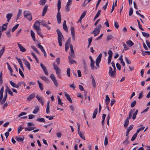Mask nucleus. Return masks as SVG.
Returning <instances> with one entry per match:
<instances>
[{
    "label": "nucleus",
    "instance_id": "obj_24",
    "mask_svg": "<svg viewBox=\"0 0 150 150\" xmlns=\"http://www.w3.org/2000/svg\"><path fill=\"white\" fill-rule=\"evenodd\" d=\"M35 28V29L36 30L37 33L40 36H42V35L41 31V28L40 27H36Z\"/></svg>",
    "mask_w": 150,
    "mask_h": 150
},
{
    "label": "nucleus",
    "instance_id": "obj_5",
    "mask_svg": "<svg viewBox=\"0 0 150 150\" xmlns=\"http://www.w3.org/2000/svg\"><path fill=\"white\" fill-rule=\"evenodd\" d=\"M108 74L112 77L115 78L116 75V71L115 70L112 71V69L111 67H109Z\"/></svg>",
    "mask_w": 150,
    "mask_h": 150
},
{
    "label": "nucleus",
    "instance_id": "obj_43",
    "mask_svg": "<svg viewBox=\"0 0 150 150\" xmlns=\"http://www.w3.org/2000/svg\"><path fill=\"white\" fill-rule=\"evenodd\" d=\"M57 98L58 104L61 105L62 106V105L63 103L62 102L61 100L60 99V97L59 96H57Z\"/></svg>",
    "mask_w": 150,
    "mask_h": 150
},
{
    "label": "nucleus",
    "instance_id": "obj_59",
    "mask_svg": "<svg viewBox=\"0 0 150 150\" xmlns=\"http://www.w3.org/2000/svg\"><path fill=\"white\" fill-rule=\"evenodd\" d=\"M23 129V128L21 126H19L18 128V134L20 133V132Z\"/></svg>",
    "mask_w": 150,
    "mask_h": 150
},
{
    "label": "nucleus",
    "instance_id": "obj_48",
    "mask_svg": "<svg viewBox=\"0 0 150 150\" xmlns=\"http://www.w3.org/2000/svg\"><path fill=\"white\" fill-rule=\"evenodd\" d=\"M40 78L46 82H47L49 81L48 78L45 76H41L40 77Z\"/></svg>",
    "mask_w": 150,
    "mask_h": 150
},
{
    "label": "nucleus",
    "instance_id": "obj_11",
    "mask_svg": "<svg viewBox=\"0 0 150 150\" xmlns=\"http://www.w3.org/2000/svg\"><path fill=\"white\" fill-rule=\"evenodd\" d=\"M31 13L28 11H25L23 12V14L24 18L27 16H29L30 18H31ZM30 19H31V18H30Z\"/></svg>",
    "mask_w": 150,
    "mask_h": 150
},
{
    "label": "nucleus",
    "instance_id": "obj_3",
    "mask_svg": "<svg viewBox=\"0 0 150 150\" xmlns=\"http://www.w3.org/2000/svg\"><path fill=\"white\" fill-rule=\"evenodd\" d=\"M57 32L58 34V39L59 45L61 47L62 45V38H63V35L60 30L59 29L57 30Z\"/></svg>",
    "mask_w": 150,
    "mask_h": 150
},
{
    "label": "nucleus",
    "instance_id": "obj_16",
    "mask_svg": "<svg viewBox=\"0 0 150 150\" xmlns=\"http://www.w3.org/2000/svg\"><path fill=\"white\" fill-rule=\"evenodd\" d=\"M64 95L66 97L67 100L71 103H72V100L69 95L66 92H64Z\"/></svg>",
    "mask_w": 150,
    "mask_h": 150
},
{
    "label": "nucleus",
    "instance_id": "obj_37",
    "mask_svg": "<svg viewBox=\"0 0 150 150\" xmlns=\"http://www.w3.org/2000/svg\"><path fill=\"white\" fill-rule=\"evenodd\" d=\"M24 63L25 65H26V67L29 69H30V64L27 61H25Z\"/></svg>",
    "mask_w": 150,
    "mask_h": 150
},
{
    "label": "nucleus",
    "instance_id": "obj_39",
    "mask_svg": "<svg viewBox=\"0 0 150 150\" xmlns=\"http://www.w3.org/2000/svg\"><path fill=\"white\" fill-rule=\"evenodd\" d=\"M38 83V84L41 90H42L43 89V88L42 86V83L40 82L38 80L37 81Z\"/></svg>",
    "mask_w": 150,
    "mask_h": 150
},
{
    "label": "nucleus",
    "instance_id": "obj_34",
    "mask_svg": "<svg viewBox=\"0 0 150 150\" xmlns=\"http://www.w3.org/2000/svg\"><path fill=\"white\" fill-rule=\"evenodd\" d=\"M35 128V127H26L25 128V131H30L34 130Z\"/></svg>",
    "mask_w": 150,
    "mask_h": 150
},
{
    "label": "nucleus",
    "instance_id": "obj_50",
    "mask_svg": "<svg viewBox=\"0 0 150 150\" xmlns=\"http://www.w3.org/2000/svg\"><path fill=\"white\" fill-rule=\"evenodd\" d=\"M18 26V24H17L14 27H13V28L12 29L11 32H14L15 30L17 28Z\"/></svg>",
    "mask_w": 150,
    "mask_h": 150
},
{
    "label": "nucleus",
    "instance_id": "obj_29",
    "mask_svg": "<svg viewBox=\"0 0 150 150\" xmlns=\"http://www.w3.org/2000/svg\"><path fill=\"white\" fill-rule=\"evenodd\" d=\"M39 108L37 106H35V108L33 112V113L34 114H36L39 111Z\"/></svg>",
    "mask_w": 150,
    "mask_h": 150
},
{
    "label": "nucleus",
    "instance_id": "obj_30",
    "mask_svg": "<svg viewBox=\"0 0 150 150\" xmlns=\"http://www.w3.org/2000/svg\"><path fill=\"white\" fill-rule=\"evenodd\" d=\"M30 34L32 38H33V40L34 41H35V34L33 31L31 30H30Z\"/></svg>",
    "mask_w": 150,
    "mask_h": 150
},
{
    "label": "nucleus",
    "instance_id": "obj_6",
    "mask_svg": "<svg viewBox=\"0 0 150 150\" xmlns=\"http://www.w3.org/2000/svg\"><path fill=\"white\" fill-rule=\"evenodd\" d=\"M50 77L52 81H53L56 87L58 86V84L54 74H51L50 75Z\"/></svg>",
    "mask_w": 150,
    "mask_h": 150
},
{
    "label": "nucleus",
    "instance_id": "obj_44",
    "mask_svg": "<svg viewBox=\"0 0 150 150\" xmlns=\"http://www.w3.org/2000/svg\"><path fill=\"white\" fill-rule=\"evenodd\" d=\"M38 47L40 49L41 51L42 52H44L45 50L43 49L42 46L40 44H38Z\"/></svg>",
    "mask_w": 150,
    "mask_h": 150
},
{
    "label": "nucleus",
    "instance_id": "obj_46",
    "mask_svg": "<svg viewBox=\"0 0 150 150\" xmlns=\"http://www.w3.org/2000/svg\"><path fill=\"white\" fill-rule=\"evenodd\" d=\"M137 134H138L136 132L133 135V137H132L131 139V141H133L135 140V139H136V138L137 136Z\"/></svg>",
    "mask_w": 150,
    "mask_h": 150
},
{
    "label": "nucleus",
    "instance_id": "obj_27",
    "mask_svg": "<svg viewBox=\"0 0 150 150\" xmlns=\"http://www.w3.org/2000/svg\"><path fill=\"white\" fill-rule=\"evenodd\" d=\"M8 24V23H6L3 24L2 25L1 27L2 28L1 29V31H4L6 30Z\"/></svg>",
    "mask_w": 150,
    "mask_h": 150
},
{
    "label": "nucleus",
    "instance_id": "obj_28",
    "mask_svg": "<svg viewBox=\"0 0 150 150\" xmlns=\"http://www.w3.org/2000/svg\"><path fill=\"white\" fill-rule=\"evenodd\" d=\"M98 108H96L94 110L93 115L92 118L93 119H94L96 117V115L98 112Z\"/></svg>",
    "mask_w": 150,
    "mask_h": 150
},
{
    "label": "nucleus",
    "instance_id": "obj_41",
    "mask_svg": "<svg viewBox=\"0 0 150 150\" xmlns=\"http://www.w3.org/2000/svg\"><path fill=\"white\" fill-rule=\"evenodd\" d=\"M21 9H19L18 12V14L17 15V18L16 19V21L18 19L19 17L21 16Z\"/></svg>",
    "mask_w": 150,
    "mask_h": 150
},
{
    "label": "nucleus",
    "instance_id": "obj_53",
    "mask_svg": "<svg viewBox=\"0 0 150 150\" xmlns=\"http://www.w3.org/2000/svg\"><path fill=\"white\" fill-rule=\"evenodd\" d=\"M71 35H75V32H74V27H71Z\"/></svg>",
    "mask_w": 150,
    "mask_h": 150
},
{
    "label": "nucleus",
    "instance_id": "obj_61",
    "mask_svg": "<svg viewBox=\"0 0 150 150\" xmlns=\"http://www.w3.org/2000/svg\"><path fill=\"white\" fill-rule=\"evenodd\" d=\"M114 26L115 27V28L117 29L118 28H119V25L117 21H116L115 22Z\"/></svg>",
    "mask_w": 150,
    "mask_h": 150
},
{
    "label": "nucleus",
    "instance_id": "obj_60",
    "mask_svg": "<svg viewBox=\"0 0 150 150\" xmlns=\"http://www.w3.org/2000/svg\"><path fill=\"white\" fill-rule=\"evenodd\" d=\"M133 13V9L132 7H131L130 8L129 11V15L130 16L132 15Z\"/></svg>",
    "mask_w": 150,
    "mask_h": 150
},
{
    "label": "nucleus",
    "instance_id": "obj_33",
    "mask_svg": "<svg viewBox=\"0 0 150 150\" xmlns=\"http://www.w3.org/2000/svg\"><path fill=\"white\" fill-rule=\"evenodd\" d=\"M110 99L108 97V95H107L106 96L105 103L106 105H108L110 102Z\"/></svg>",
    "mask_w": 150,
    "mask_h": 150
},
{
    "label": "nucleus",
    "instance_id": "obj_31",
    "mask_svg": "<svg viewBox=\"0 0 150 150\" xmlns=\"http://www.w3.org/2000/svg\"><path fill=\"white\" fill-rule=\"evenodd\" d=\"M134 109L133 111L132 110H130V111L129 112L128 116L127 117V118L126 119V120H129V119H130L131 118V115L132 114L133 112L134 111H134Z\"/></svg>",
    "mask_w": 150,
    "mask_h": 150
},
{
    "label": "nucleus",
    "instance_id": "obj_23",
    "mask_svg": "<svg viewBox=\"0 0 150 150\" xmlns=\"http://www.w3.org/2000/svg\"><path fill=\"white\" fill-rule=\"evenodd\" d=\"M16 139L18 142H21L22 143H23V141L24 139V137H23V138H20L17 136H16L15 137Z\"/></svg>",
    "mask_w": 150,
    "mask_h": 150
},
{
    "label": "nucleus",
    "instance_id": "obj_52",
    "mask_svg": "<svg viewBox=\"0 0 150 150\" xmlns=\"http://www.w3.org/2000/svg\"><path fill=\"white\" fill-rule=\"evenodd\" d=\"M129 137H127V139L123 142V144L126 146L129 143V141L128 140Z\"/></svg>",
    "mask_w": 150,
    "mask_h": 150
},
{
    "label": "nucleus",
    "instance_id": "obj_21",
    "mask_svg": "<svg viewBox=\"0 0 150 150\" xmlns=\"http://www.w3.org/2000/svg\"><path fill=\"white\" fill-rule=\"evenodd\" d=\"M36 97L37 100L41 103L42 105H43L44 104V102L43 101L42 98L41 97L38 96V95H37Z\"/></svg>",
    "mask_w": 150,
    "mask_h": 150
},
{
    "label": "nucleus",
    "instance_id": "obj_64",
    "mask_svg": "<svg viewBox=\"0 0 150 150\" xmlns=\"http://www.w3.org/2000/svg\"><path fill=\"white\" fill-rule=\"evenodd\" d=\"M113 37V36L111 35H108L107 38V39L109 41Z\"/></svg>",
    "mask_w": 150,
    "mask_h": 150
},
{
    "label": "nucleus",
    "instance_id": "obj_40",
    "mask_svg": "<svg viewBox=\"0 0 150 150\" xmlns=\"http://www.w3.org/2000/svg\"><path fill=\"white\" fill-rule=\"evenodd\" d=\"M5 50V47H3L2 49L0 50V58L3 55Z\"/></svg>",
    "mask_w": 150,
    "mask_h": 150
},
{
    "label": "nucleus",
    "instance_id": "obj_62",
    "mask_svg": "<svg viewBox=\"0 0 150 150\" xmlns=\"http://www.w3.org/2000/svg\"><path fill=\"white\" fill-rule=\"evenodd\" d=\"M116 66L117 68L119 70H120L121 69V66L118 63L116 64Z\"/></svg>",
    "mask_w": 150,
    "mask_h": 150
},
{
    "label": "nucleus",
    "instance_id": "obj_12",
    "mask_svg": "<svg viewBox=\"0 0 150 150\" xmlns=\"http://www.w3.org/2000/svg\"><path fill=\"white\" fill-rule=\"evenodd\" d=\"M40 66L43 70L44 73L46 75H48V73L47 72L46 67L43 65L42 63L40 64Z\"/></svg>",
    "mask_w": 150,
    "mask_h": 150
},
{
    "label": "nucleus",
    "instance_id": "obj_45",
    "mask_svg": "<svg viewBox=\"0 0 150 150\" xmlns=\"http://www.w3.org/2000/svg\"><path fill=\"white\" fill-rule=\"evenodd\" d=\"M144 37H146L147 38H149V34L147 33L144 32H142V33Z\"/></svg>",
    "mask_w": 150,
    "mask_h": 150
},
{
    "label": "nucleus",
    "instance_id": "obj_32",
    "mask_svg": "<svg viewBox=\"0 0 150 150\" xmlns=\"http://www.w3.org/2000/svg\"><path fill=\"white\" fill-rule=\"evenodd\" d=\"M68 58L69 59V63L71 64H74V63H76V61H75L73 59H71L70 57V56L68 57Z\"/></svg>",
    "mask_w": 150,
    "mask_h": 150
},
{
    "label": "nucleus",
    "instance_id": "obj_26",
    "mask_svg": "<svg viewBox=\"0 0 150 150\" xmlns=\"http://www.w3.org/2000/svg\"><path fill=\"white\" fill-rule=\"evenodd\" d=\"M102 56V54L101 53H100L96 59V62H100Z\"/></svg>",
    "mask_w": 150,
    "mask_h": 150
},
{
    "label": "nucleus",
    "instance_id": "obj_55",
    "mask_svg": "<svg viewBox=\"0 0 150 150\" xmlns=\"http://www.w3.org/2000/svg\"><path fill=\"white\" fill-rule=\"evenodd\" d=\"M144 128H145V127L143 126V127H141L139 128L138 129L137 131V132H136L137 133V134L140 131H141V130H143Z\"/></svg>",
    "mask_w": 150,
    "mask_h": 150
},
{
    "label": "nucleus",
    "instance_id": "obj_36",
    "mask_svg": "<svg viewBox=\"0 0 150 150\" xmlns=\"http://www.w3.org/2000/svg\"><path fill=\"white\" fill-rule=\"evenodd\" d=\"M126 43L129 45L130 47L132 46L134 44V43L131 40H129L127 41Z\"/></svg>",
    "mask_w": 150,
    "mask_h": 150
},
{
    "label": "nucleus",
    "instance_id": "obj_2",
    "mask_svg": "<svg viewBox=\"0 0 150 150\" xmlns=\"http://www.w3.org/2000/svg\"><path fill=\"white\" fill-rule=\"evenodd\" d=\"M61 3L60 1L59 0L58 1V2L57 4V10H58V13L57 15V22L58 23L60 24L61 23V14L59 12L61 8Z\"/></svg>",
    "mask_w": 150,
    "mask_h": 150
},
{
    "label": "nucleus",
    "instance_id": "obj_57",
    "mask_svg": "<svg viewBox=\"0 0 150 150\" xmlns=\"http://www.w3.org/2000/svg\"><path fill=\"white\" fill-rule=\"evenodd\" d=\"M137 103V102L136 100L132 102L131 104V106L132 108L134 107L135 105H136Z\"/></svg>",
    "mask_w": 150,
    "mask_h": 150
},
{
    "label": "nucleus",
    "instance_id": "obj_13",
    "mask_svg": "<svg viewBox=\"0 0 150 150\" xmlns=\"http://www.w3.org/2000/svg\"><path fill=\"white\" fill-rule=\"evenodd\" d=\"M101 25L100 24H98L96 28L93 30V32L97 31L98 33L97 34H99L100 33V30L101 29Z\"/></svg>",
    "mask_w": 150,
    "mask_h": 150
},
{
    "label": "nucleus",
    "instance_id": "obj_14",
    "mask_svg": "<svg viewBox=\"0 0 150 150\" xmlns=\"http://www.w3.org/2000/svg\"><path fill=\"white\" fill-rule=\"evenodd\" d=\"M35 93H33L30 94L29 96L27 98V100L28 101H31L33 98L35 96Z\"/></svg>",
    "mask_w": 150,
    "mask_h": 150
},
{
    "label": "nucleus",
    "instance_id": "obj_58",
    "mask_svg": "<svg viewBox=\"0 0 150 150\" xmlns=\"http://www.w3.org/2000/svg\"><path fill=\"white\" fill-rule=\"evenodd\" d=\"M124 47V50H126L128 49V46L126 45V44L124 42H123L122 43Z\"/></svg>",
    "mask_w": 150,
    "mask_h": 150
},
{
    "label": "nucleus",
    "instance_id": "obj_10",
    "mask_svg": "<svg viewBox=\"0 0 150 150\" xmlns=\"http://www.w3.org/2000/svg\"><path fill=\"white\" fill-rule=\"evenodd\" d=\"M40 25L44 26L46 27L48 30L51 29V28L49 26H48L46 24V22L45 20H42L40 22Z\"/></svg>",
    "mask_w": 150,
    "mask_h": 150
},
{
    "label": "nucleus",
    "instance_id": "obj_22",
    "mask_svg": "<svg viewBox=\"0 0 150 150\" xmlns=\"http://www.w3.org/2000/svg\"><path fill=\"white\" fill-rule=\"evenodd\" d=\"M50 101H48L47 103V108L46 109V112L47 114L50 113Z\"/></svg>",
    "mask_w": 150,
    "mask_h": 150
},
{
    "label": "nucleus",
    "instance_id": "obj_1",
    "mask_svg": "<svg viewBox=\"0 0 150 150\" xmlns=\"http://www.w3.org/2000/svg\"><path fill=\"white\" fill-rule=\"evenodd\" d=\"M4 90V87L2 86L0 90V103L2 105L3 104L6 100L8 91L5 90V95L4 97L3 98V93Z\"/></svg>",
    "mask_w": 150,
    "mask_h": 150
},
{
    "label": "nucleus",
    "instance_id": "obj_42",
    "mask_svg": "<svg viewBox=\"0 0 150 150\" xmlns=\"http://www.w3.org/2000/svg\"><path fill=\"white\" fill-rule=\"evenodd\" d=\"M37 121L40 122H45V121L44 118H38L36 119Z\"/></svg>",
    "mask_w": 150,
    "mask_h": 150
},
{
    "label": "nucleus",
    "instance_id": "obj_35",
    "mask_svg": "<svg viewBox=\"0 0 150 150\" xmlns=\"http://www.w3.org/2000/svg\"><path fill=\"white\" fill-rule=\"evenodd\" d=\"M122 55H121L119 59L121 61V63L122 66H125V64L124 62L123 61V59H122Z\"/></svg>",
    "mask_w": 150,
    "mask_h": 150
},
{
    "label": "nucleus",
    "instance_id": "obj_51",
    "mask_svg": "<svg viewBox=\"0 0 150 150\" xmlns=\"http://www.w3.org/2000/svg\"><path fill=\"white\" fill-rule=\"evenodd\" d=\"M108 137L106 136L105 139L104 140V145L105 146H106L108 145Z\"/></svg>",
    "mask_w": 150,
    "mask_h": 150
},
{
    "label": "nucleus",
    "instance_id": "obj_17",
    "mask_svg": "<svg viewBox=\"0 0 150 150\" xmlns=\"http://www.w3.org/2000/svg\"><path fill=\"white\" fill-rule=\"evenodd\" d=\"M17 45L21 51L24 52L26 51V50L21 45L18 43Z\"/></svg>",
    "mask_w": 150,
    "mask_h": 150
},
{
    "label": "nucleus",
    "instance_id": "obj_15",
    "mask_svg": "<svg viewBox=\"0 0 150 150\" xmlns=\"http://www.w3.org/2000/svg\"><path fill=\"white\" fill-rule=\"evenodd\" d=\"M40 22L38 21H36L33 25V28L34 29H35V27H40Z\"/></svg>",
    "mask_w": 150,
    "mask_h": 150
},
{
    "label": "nucleus",
    "instance_id": "obj_38",
    "mask_svg": "<svg viewBox=\"0 0 150 150\" xmlns=\"http://www.w3.org/2000/svg\"><path fill=\"white\" fill-rule=\"evenodd\" d=\"M31 47L36 53L38 54H40V53L38 50L37 48L33 46H31Z\"/></svg>",
    "mask_w": 150,
    "mask_h": 150
},
{
    "label": "nucleus",
    "instance_id": "obj_4",
    "mask_svg": "<svg viewBox=\"0 0 150 150\" xmlns=\"http://www.w3.org/2000/svg\"><path fill=\"white\" fill-rule=\"evenodd\" d=\"M52 64L54 67V69L55 70L56 74L57 76L59 78H61V70L55 64L54 62Z\"/></svg>",
    "mask_w": 150,
    "mask_h": 150
},
{
    "label": "nucleus",
    "instance_id": "obj_63",
    "mask_svg": "<svg viewBox=\"0 0 150 150\" xmlns=\"http://www.w3.org/2000/svg\"><path fill=\"white\" fill-rule=\"evenodd\" d=\"M125 61L128 64H131V62L129 60L127 57H126L125 58Z\"/></svg>",
    "mask_w": 150,
    "mask_h": 150
},
{
    "label": "nucleus",
    "instance_id": "obj_8",
    "mask_svg": "<svg viewBox=\"0 0 150 150\" xmlns=\"http://www.w3.org/2000/svg\"><path fill=\"white\" fill-rule=\"evenodd\" d=\"M108 54L109 55V57L108 59V64H109L111 62L112 57L113 55V53L112 51L111 50H110L108 51Z\"/></svg>",
    "mask_w": 150,
    "mask_h": 150
},
{
    "label": "nucleus",
    "instance_id": "obj_49",
    "mask_svg": "<svg viewBox=\"0 0 150 150\" xmlns=\"http://www.w3.org/2000/svg\"><path fill=\"white\" fill-rule=\"evenodd\" d=\"M46 0H40L39 4L41 5H43L46 2Z\"/></svg>",
    "mask_w": 150,
    "mask_h": 150
},
{
    "label": "nucleus",
    "instance_id": "obj_7",
    "mask_svg": "<svg viewBox=\"0 0 150 150\" xmlns=\"http://www.w3.org/2000/svg\"><path fill=\"white\" fill-rule=\"evenodd\" d=\"M77 125H78V132L80 137L83 139L84 140H85V138L84 137V136L83 135L84 134L83 133L81 132H80V125L78 123H77Z\"/></svg>",
    "mask_w": 150,
    "mask_h": 150
},
{
    "label": "nucleus",
    "instance_id": "obj_18",
    "mask_svg": "<svg viewBox=\"0 0 150 150\" xmlns=\"http://www.w3.org/2000/svg\"><path fill=\"white\" fill-rule=\"evenodd\" d=\"M10 83L11 85L14 88H16L18 89L19 88V85H18L16 84L15 83L11 81H10Z\"/></svg>",
    "mask_w": 150,
    "mask_h": 150
},
{
    "label": "nucleus",
    "instance_id": "obj_19",
    "mask_svg": "<svg viewBox=\"0 0 150 150\" xmlns=\"http://www.w3.org/2000/svg\"><path fill=\"white\" fill-rule=\"evenodd\" d=\"M95 62L94 60L91 61L90 66L93 70H94L95 69H97V68L95 66H94Z\"/></svg>",
    "mask_w": 150,
    "mask_h": 150
},
{
    "label": "nucleus",
    "instance_id": "obj_20",
    "mask_svg": "<svg viewBox=\"0 0 150 150\" xmlns=\"http://www.w3.org/2000/svg\"><path fill=\"white\" fill-rule=\"evenodd\" d=\"M13 14L11 13H8L6 14V18H7V21L8 22H9L11 18L13 16Z\"/></svg>",
    "mask_w": 150,
    "mask_h": 150
},
{
    "label": "nucleus",
    "instance_id": "obj_9",
    "mask_svg": "<svg viewBox=\"0 0 150 150\" xmlns=\"http://www.w3.org/2000/svg\"><path fill=\"white\" fill-rule=\"evenodd\" d=\"M71 42V38H69L65 44V50L67 51L69 48V44Z\"/></svg>",
    "mask_w": 150,
    "mask_h": 150
},
{
    "label": "nucleus",
    "instance_id": "obj_54",
    "mask_svg": "<svg viewBox=\"0 0 150 150\" xmlns=\"http://www.w3.org/2000/svg\"><path fill=\"white\" fill-rule=\"evenodd\" d=\"M3 83L2 74V72H1L0 74V84H1Z\"/></svg>",
    "mask_w": 150,
    "mask_h": 150
},
{
    "label": "nucleus",
    "instance_id": "obj_47",
    "mask_svg": "<svg viewBox=\"0 0 150 150\" xmlns=\"http://www.w3.org/2000/svg\"><path fill=\"white\" fill-rule=\"evenodd\" d=\"M129 123V120L126 119L125 121V123L124 125V127H127Z\"/></svg>",
    "mask_w": 150,
    "mask_h": 150
},
{
    "label": "nucleus",
    "instance_id": "obj_56",
    "mask_svg": "<svg viewBox=\"0 0 150 150\" xmlns=\"http://www.w3.org/2000/svg\"><path fill=\"white\" fill-rule=\"evenodd\" d=\"M10 29L9 30L7 31L6 33L7 37L8 38H10L11 36L10 34Z\"/></svg>",
    "mask_w": 150,
    "mask_h": 150
},
{
    "label": "nucleus",
    "instance_id": "obj_25",
    "mask_svg": "<svg viewBox=\"0 0 150 150\" xmlns=\"http://www.w3.org/2000/svg\"><path fill=\"white\" fill-rule=\"evenodd\" d=\"M48 6H45L43 10V12L42 13V16H44L47 10Z\"/></svg>",
    "mask_w": 150,
    "mask_h": 150
}]
</instances>
